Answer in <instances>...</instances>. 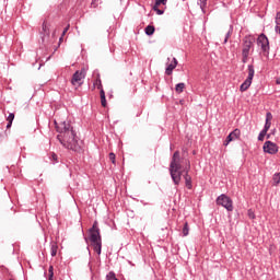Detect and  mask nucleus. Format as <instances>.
<instances>
[{"label":"nucleus","instance_id":"1","mask_svg":"<svg viewBox=\"0 0 280 280\" xmlns=\"http://www.w3.org/2000/svg\"><path fill=\"white\" fill-rule=\"evenodd\" d=\"M55 126L57 132H59L57 139L63 148L72 150V152H80L82 150V141L78 138L71 124L67 121L58 122V120H55Z\"/></svg>","mask_w":280,"mask_h":280},{"label":"nucleus","instance_id":"2","mask_svg":"<svg viewBox=\"0 0 280 280\" xmlns=\"http://www.w3.org/2000/svg\"><path fill=\"white\" fill-rule=\"evenodd\" d=\"M183 160L180 159V152L175 151L172 161L170 163V174L171 178L174 183V185H180V180L183 178V172H185V168H183L182 164Z\"/></svg>","mask_w":280,"mask_h":280},{"label":"nucleus","instance_id":"3","mask_svg":"<svg viewBox=\"0 0 280 280\" xmlns=\"http://www.w3.org/2000/svg\"><path fill=\"white\" fill-rule=\"evenodd\" d=\"M89 233V240L94 248V252L97 253V255H102V235H100V228L97 226V221L93 223Z\"/></svg>","mask_w":280,"mask_h":280},{"label":"nucleus","instance_id":"4","mask_svg":"<svg viewBox=\"0 0 280 280\" xmlns=\"http://www.w3.org/2000/svg\"><path fill=\"white\" fill-rule=\"evenodd\" d=\"M255 43V37L247 35L243 38V49H242V62H248V56H250V49H253V45Z\"/></svg>","mask_w":280,"mask_h":280},{"label":"nucleus","instance_id":"5","mask_svg":"<svg viewBox=\"0 0 280 280\" xmlns=\"http://www.w3.org/2000/svg\"><path fill=\"white\" fill-rule=\"evenodd\" d=\"M253 78H255V68L249 65L248 66V77L240 86V91L242 93H244V91H248V89H250V84H253Z\"/></svg>","mask_w":280,"mask_h":280},{"label":"nucleus","instance_id":"6","mask_svg":"<svg viewBox=\"0 0 280 280\" xmlns=\"http://www.w3.org/2000/svg\"><path fill=\"white\" fill-rule=\"evenodd\" d=\"M257 45L260 47L262 54H270V42L268 40V37L266 34H260L257 38Z\"/></svg>","mask_w":280,"mask_h":280},{"label":"nucleus","instance_id":"7","mask_svg":"<svg viewBox=\"0 0 280 280\" xmlns=\"http://www.w3.org/2000/svg\"><path fill=\"white\" fill-rule=\"evenodd\" d=\"M217 205L224 207L226 211H233V200L229 196L222 194L217 198Z\"/></svg>","mask_w":280,"mask_h":280},{"label":"nucleus","instance_id":"8","mask_svg":"<svg viewBox=\"0 0 280 280\" xmlns=\"http://www.w3.org/2000/svg\"><path fill=\"white\" fill-rule=\"evenodd\" d=\"M86 78V70L81 69L75 71V73L72 75L71 84L73 86H82V81Z\"/></svg>","mask_w":280,"mask_h":280},{"label":"nucleus","instance_id":"9","mask_svg":"<svg viewBox=\"0 0 280 280\" xmlns=\"http://www.w3.org/2000/svg\"><path fill=\"white\" fill-rule=\"evenodd\" d=\"M264 152L267 154H277L279 152V147L275 142L266 141L264 144Z\"/></svg>","mask_w":280,"mask_h":280},{"label":"nucleus","instance_id":"10","mask_svg":"<svg viewBox=\"0 0 280 280\" xmlns=\"http://www.w3.org/2000/svg\"><path fill=\"white\" fill-rule=\"evenodd\" d=\"M242 135V131H240V129H234L232 132H230V135L226 137L225 143L224 145H229V143H231V141H236V139H240Z\"/></svg>","mask_w":280,"mask_h":280},{"label":"nucleus","instance_id":"11","mask_svg":"<svg viewBox=\"0 0 280 280\" xmlns=\"http://www.w3.org/2000/svg\"><path fill=\"white\" fill-rule=\"evenodd\" d=\"M191 167V164L188 162L187 166L184 168V178H185V185L187 187V189H191L192 185H191V176H189V170Z\"/></svg>","mask_w":280,"mask_h":280},{"label":"nucleus","instance_id":"12","mask_svg":"<svg viewBox=\"0 0 280 280\" xmlns=\"http://www.w3.org/2000/svg\"><path fill=\"white\" fill-rule=\"evenodd\" d=\"M177 66H178V60H176V58H173L171 63H168L166 67V70H165L166 75H172V73L174 72Z\"/></svg>","mask_w":280,"mask_h":280},{"label":"nucleus","instance_id":"13","mask_svg":"<svg viewBox=\"0 0 280 280\" xmlns=\"http://www.w3.org/2000/svg\"><path fill=\"white\" fill-rule=\"evenodd\" d=\"M271 119H272V114L271 113H267L265 127L262 129V130H265V132H268V130H270V126H271L270 120Z\"/></svg>","mask_w":280,"mask_h":280},{"label":"nucleus","instance_id":"14","mask_svg":"<svg viewBox=\"0 0 280 280\" xmlns=\"http://www.w3.org/2000/svg\"><path fill=\"white\" fill-rule=\"evenodd\" d=\"M50 255H51V257H56V255H58V244H56V243L51 244Z\"/></svg>","mask_w":280,"mask_h":280},{"label":"nucleus","instance_id":"15","mask_svg":"<svg viewBox=\"0 0 280 280\" xmlns=\"http://www.w3.org/2000/svg\"><path fill=\"white\" fill-rule=\"evenodd\" d=\"M100 95H101V104L104 108H106V92H104V90H101Z\"/></svg>","mask_w":280,"mask_h":280},{"label":"nucleus","instance_id":"16","mask_svg":"<svg viewBox=\"0 0 280 280\" xmlns=\"http://www.w3.org/2000/svg\"><path fill=\"white\" fill-rule=\"evenodd\" d=\"M144 32L147 34V36H152L155 32V28L154 26L152 25H148L145 28H144Z\"/></svg>","mask_w":280,"mask_h":280},{"label":"nucleus","instance_id":"17","mask_svg":"<svg viewBox=\"0 0 280 280\" xmlns=\"http://www.w3.org/2000/svg\"><path fill=\"white\" fill-rule=\"evenodd\" d=\"M175 91L176 93H183V91H185V83H177L175 85Z\"/></svg>","mask_w":280,"mask_h":280},{"label":"nucleus","instance_id":"18","mask_svg":"<svg viewBox=\"0 0 280 280\" xmlns=\"http://www.w3.org/2000/svg\"><path fill=\"white\" fill-rule=\"evenodd\" d=\"M231 34H233V26H230V30L228 31L225 38H224V45L229 43V38H231Z\"/></svg>","mask_w":280,"mask_h":280},{"label":"nucleus","instance_id":"19","mask_svg":"<svg viewBox=\"0 0 280 280\" xmlns=\"http://www.w3.org/2000/svg\"><path fill=\"white\" fill-rule=\"evenodd\" d=\"M183 235H184V237H187V235H189V223H187V222L184 224Z\"/></svg>","mask_w":280,"mask_h":280},{"label":"nucleus","instance_id":"20","mask_svg":"<svg viewBox=\"0 0 280 280\" xmlns=\"http://www.w3.org/2000/svg\"><path fill=\"white\" fill-rule=\"evenodd\" d=\"M106 280H118V279H117V276H115V272H114V271H109V272L106 275Z\"/></svg>","mask_w":280,"mask_h":280},{"label":"nucleus","instance_id":"21","mask_svg":"<svg viewBox=\"0 0 280 280\" xmlns=\"http://www.w3.org/2000/svg\"><path fill=\"white\" fill-rule=\"evenodd\" d=\"M266 135H268V131L266 130H261L258 135V141H264V139L266 138Z\"/></svg>","mask_w":280,"mask_h":280},{"label":"nucleus","instance_id":"22","mask_svg":"<svg viewBox=\"0 0 280 280\" xmlns=\"http://www.w3.org/2000/svg\"><path fill=\"white\" fill-rule=\"evenodd\" d=\"M48 280H54V266H49L48 268Z\"/></svg>","mask_w":280,"mask_h":280},{"label":"nucleus","instance_id":"23","mask_svg":"<svg viewBox=\"0 0 280 280\" xmlns=\"http://www.w3.org/2000/svg\"><path fill=\"white\" fill-rule=\"evenodd\" d=\"M94 86H96L101 91H104V89L102 88V79H96V81L94 82Z\"/></svg>","mask_w":280,"mask_h":280},{"label":"nucleus","instance_id":"24","mask_svg":"<svg viewBox=\"0 0 280 280\" xmlns=\"http://www.w3.org/2000/svg\"><path fill=\"white\" fill-rule=\"evenodd\" d=\"M198 4L200 5L202 12L205 13V9L207 8V0H199Z\"/></svg>","mask_w":280,"mask_h":280},{"label":"nucleus","instance_id":"25","mask_svg":"<svg viewBox=\"0 0 280 280\" xmlns=\"http://www.w3.org/2000/svg\"><path fill=\"white\" fill-rule=\"evenodd\" d=\"M156 7L159 5H167V0H155V4Z\"/></svg>","mask_w":280,"mask_h":280},{"label":"nucleus","instance_id":"26","mask_svg":"<svg viewBox=\"0 0 280 280\" xmlns=\"http://www.w3.org/2000/svg\"><path fill=\"white\" fill-rule=\"evenodd\" d=\"M42 30L44 34H49V26H47V22L43 23Z\"/></svg>","mask_w":280,"mask_h":280},{"label":"nucleus","instance_id":"27","mask_svg":"<svg viewBox=\"0 0 280 280\" xmlns=\"http://www.w3.org/2000/svg\"><path fill=\"white\" fill-rule=\"evenodd\" d=\"M273 183H275L276 185H279V183H280V173H276V174L273 175Z\"/></svg>","mask_w":280,"mask_h":280},{"label":"nucleus","instance_id":"28","mask_svg":"<svg viewBox=\"0 0 280 280\" xmlns=\"http://www.w3.org/2000/svg\"><path fill=\"white\" fill-rule=\"evenodd\" d=\"M153 10H154V12H156V14H159V15L164 14V11L161 10V9H159V7H156V5H153Z\"/></svg>","mask_w":280,"mask_h":280},{"label":"nucleus","instance_id":"29","mask_svg":"<svg viewBox=\"0 0 280 280\" xmlns=\"http://www.w3.org/2000/svg\"><path fill=\"white\" fill-rule=\"evenodd\" d=\"M7 120H8L10 124H12V122L14 121V114H13V113L9 114Z\"/></svg>","mask_w":280,"mask_h":280},{"label":"nucleus","instance_id":"30","mask_svg":"<svg viewBox=\"0 0 280 280\" xmlns=\"http://www.w3.org/2000/svg\"><path fill=\"white\" fill-rule=\"evenodd\" d=\"M248 218H250V220H255V212H253V210H248Z\"/></svg>","mask_w":280,"mask_h":280},{"label":"nucleus","instance_id":"31","mask_svg":"<svg viewBox=\"0 0 280 280\" xmlns=\"http://www.w3.org/2000/svg\"><path fill=\"white\" fill-rule=\"evenodd\" d=\"M109 161L115 165V153H109Z\"/></svg>","mask_w":280,"mask_h":280},{"label":"nucleus","instance_id":"32","mask_svg":"<svg viewBox=\"0 0 280 280\" xmlns=\"http://www.w3.org/2000/svg\"><path fill=\"white\" fill-rule=\"evenodd\" d=\"M91 8H97V0L92 1Z\"/></svg>","mask_w":280,"mask_h":280},{"label":"nucleus","instance_id":"33","mask_svg":"<svg viewBox=\"0 0 280 280\" xmlns=\"http://www.w3.org/2000/svg\"><path fill=\"white\" fill-rule=\"evenodd\" d=\"M69 24L66 26V28L63 30V32H62V36H65V34H67V32H69Z\"/></svg>","mask_w":280,"mask_h":280},{"label":"nucleus","instance_id":"34","mask_svg":"<svg viewBox=\"0 0 280 280\" xmlns=\"http://www.w3.org/2000/svg\"><path fill=\"white\" fill-rule=\"evenodd\" d=\"M7 128H12V124H10V121H8Z\"/></svg>","mask_w":280,"mask_h":280},{"label":"nucleus","instance_id":"35","mask_svg":"<svg viewBox=\"0 0 280 280\" xmlns=\"http://www.w3.org/2000/svg\"><path fill=\"white\" fill-rule=\"evenodd\" d=\"M52 159L56 161V159H58L57 154H52Z\"/></svg>","mask_w":280,"mask_h":280},{"label":"nucleus","instance_id":"36","mask_svg":"<svg viewBox=\"0 0 280 280\" xmlns=\"http://www.w3.org/2000/svg\"><path fill=\"white\" fill-rule=\"evenodd\" d=\"M276 82H277V84H280V78H279V79H277V81H276Z\"/></svg>","mask_w":280,"mask_h":280},{"label":"nucleus","instance_id":"37","mask_svg":"<svg viewBox=\"0 0 280 280\" xmlns=\"http://www.w3.org/2000/svg\"><path fill=\"white\" fill-rule=\"evenodd\" d=\"M120 3H124V0H120Z\"/></svg>","mask_w":280,"mask_h":280}]
</instances>
